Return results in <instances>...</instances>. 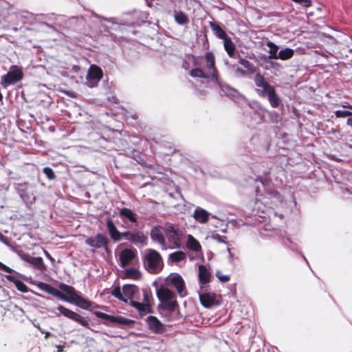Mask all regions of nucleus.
<instances>
[{
  "mask_svg": "<svg viewBox=\"0 0 352 352\" xmlns=\"http://www.w3.org/2000/svg\"><path fill=\"white\" fill-rule=\"evenodd\" d=\"M142 261L145 270L150 274H158L164 267V262L161 254L153 249H148L147 250Z\"/></svg>",
  "mask_w": 352,
  "mask_h": 352,
  "instance_id": "nucleus-1",
  "label": "nucleus"
},
{
  "mask_svg": "<svg viewBox=\"0 0 352 352\" xmlns=\"http://www.w3.org/2000/svg\"><path fill=\"white\" fill-rule=\"evenodd\" d=\"M157 296L161 301V305H159L160 309L173 313L176 308L179 307L175 294L168 288L160 287L157 291Z\"/></svg>",
  "mask_w": 352,
  "mask_h": 352,
  "instance_id": "nucleus-2",
  "label": "nucleus"
},
{
  "mask_svg": "<svg viewBox=\"0 0 352 352\" xmlns=\"http://www.w3.org/2000/svg\"><path fill=\"white\" fill-rule=\"evenodd\" d=\"M58 287L60 290L63 291L67 294L68 300H66V302L75 303L80 308L87 310L90 309V308L92 307L93 302L79 295L75 288L72 286L66 285L65 283H60Z\"/></svg>",
  "mask_w": 352,
  "mask_h": 352,
  "instance_id": "nucleus-3",
  "label": "nucleus"
},
{
  "mask_svg": "<svg viewBox=\"0 0 352 352\" xmlns=\"http://www.w3.org/2000/svg\"><path fill=\"white\" fill-rule=\"evenodd\" d=\"M23 78V72L21 67L17 65H12L10 67L9 72L6 75L1 76L0 84L3 87H7L21 80Z\"/></svg>",
  "mask_w": 352,
  "mask_h": 352,
  "instance_id": "nucleus-4",
  "label": "nucleus"
},
{
  "mask_svg": "<svg viewBox=\"0 0 352 352\" xmlns=\"http://www.w3.org/2000/svg\"><path fill=\"white\" fill-rule=\"evenodd\" d=\"M182 232L172 224H168L165 228V236L169 243L173 247L179 248L181 245Z\"/></svg>",
  "mask_w": 352,
  "mask_h": 352,
  "instance_id": "nucleus-5",
  "label": "nucleus"
},
{
  "mask_svg": "<svg viewBox=\"0 0 352 352\" xmlns=\"http://www.w3.org/2000/svg\"><path fill=\"white\" fill-rule=\"evenodd\" d=\"M57 309L64 316L79 323L80 324H81L82 326H83L86 328H88V329L89 328L88 318L80 316V314L69 309L68 308H66L65 307H64L63 305H58L57 307Z\"/></svg>",
  "mask_w": 352,
  "mask_h": 352,
  "instance_id": "nucleus-6",
  "label": "nucleus"
},
{
  "mask_svg": "<svg viewBox=\"0 0 352 352\" xmlns=\"http://www.w3.org/2000/svg\"><path fill=\"white\" fill-rule=\"evenodd\" d=\"M254 82L256 86V92L261 97L266 96L268 91L274 89V87L267 82L260 72L256 73Z\"/></svg>",
  "mask_w": 352,
  "mask_h": 352,
  "instance_id": "nucleus-7",
  "label": "nucleus"
},
{
  "mask_svg": "<svg viewBox=\"0 0 352 352\" xmlns=\"http://www.w3.org/2000/svg\"><path fill=\"white\" fill-rule=\"evenodd\" d=\"M148 329L155 334H163L166 332V326L162 323L156 316H148L145 319Z\"/></svg>",
  "mask_w": 352,
  "mask_h": 352,
  "instance_id": "nucleus-8",
  "label": "nucleus"
},
{
  "mask_svg": "<svg viewBox=\"0 0 352 352\" xmlns=\"http://www.w3.org/2000/svg\"><path fill=\"white\" fill-rule=\"evenodd\" d=\"M94 314L97 318L108 320L112 323H118L125 326L134 324L133 320L126 318L122 316H114L100 311H94Z\"/></svg>",
  "mask_w": 352,
  "mask_h": 352,
  "instance_id": "nucleus-9",
  "label": "nucleus"
},
{
  "mask_svg": "<svg viewBox=\"0 0 352 352\" xmlns=\"http://www.w3.org/2000/svg\"><path fill=\"white\" fill-rule=\"evenodd\" d=\"M102 77V69L96 65H91L87 76V84L89 87H95Z\"/></svg>",
  "mask_w": 352,
  "mask_h": 352,
  "instance_id": "nucleus-10",
  "label": "nucleus"
},
{
  "mask_svg": "<svg viewBox=\"0 0 352 352\" xmlns=\"http://www.w3.org/2000/svg\"><path fill=\"white\" fill-rule=\"evenodd\" d=\"M85 243L90 247L98 249L101 248H107L109 240L103 234H98L94 237H89L86 239Z\"/></svg>",
  "mask_w": 352,
  "mask_h": 352,
  "instance_id": "nucleus-11",
  "label": "nucleus"
},
{
  "mask_svg": "<svg viewBox=\"0 0 352 352\" xmlns=\"http://www.w3.org/2000/svg\"><path fill=\"white\" fill-rule=\"evenodd\" d=\"M150 235L151 239L155 242L158 243L162 246V249L166 250L167 248L165 228H162L161 226H155L151 230Z\"/></svg>",
  "mask_w": 352,
  "mask_h": 352,
  "instance_id": "nucleus-12",
  "label": "nucleus"
},
{
  "mask_svg": "<svg viewBox=\"0 0 352 352\" xmlns=\"http://www.w3.org/2000/svg\"><path fill=\"white\" fill-rule=\"evenodd\" d=\"M122 235L127 240L131 241L134 243H140L145 245L147 243V237L142 232H132L130 231L124 232Z\"/></svg>",
  "mask_w": 352,
  "mask_h": 352,
  "instance_id": "nucleus-13",
  "label": "nucleus"
},
{
  "mask_svg": "<svg viewBox=\"0 0 352 352\" xmlns=\"http://www.w3.org/2000/svg\"><path fill=\"white\" fill-rule=\"evenodd\" d=\"M20 257L22 260L31 264L38 270L43 271L45 269V265L41 257H34L28 254H21Z\"/></svg>",
  "mask_w": 352,
  "mask_h": 352,
  "instance_id": "nucleus-14",
  "label": "nucleus"
},
{
  "mask_svg": "<svg viewBox=\"0 0 352 352\" xmlns=\"http://www.w3.org/2000/svg\"><path fill=\"white\" fill-rule=\"evenodd\" d=\"M38 287L43 291L47 292V294H51L55 297H57L64 301L68 300V296L67 295L63 294L56 288L52 287V285L47 283H40L38 284Z\"/></svg>",
  "mask_w": 352,
  "mask_h": 352,
  "instance_id": "nucleus-15",
  "label": "nucleus"
},
{
  "mask_svg": "<svg viewBox=\"0 0 352 352\" xmlns=\"http://www.w3.org/2000/svg\"><path fill=\"white\" fill-rule=\"evenodd\" d=\"M217 295L213 292H208L199 294V300L202 306L206 308L211 307L213 305H219L216 300Z\"/></svg>",
  "mask_w": 352,
  "mask_h": 352,
  "instance_id": "nucleus-16",
  "label": "nucleus"
},
{
  "mask_svg": "<svg viewBox=\"0 0 352 352\" xmlns=\"http://www.w3.org/2000/svg\"><path fill=\"white\" fill-rule=\"evenodd\" d=\"M171 284L175 287L177 293L181 297H184L187 294L186 291L185 282L182 277L177 274L170 278Z\"/></svg>",
  "mask_w": 352,
  "mask_h": 352,
  "instance_id": "nucleus-17",
  "label": "nucleus"
},
{
  "mask_svg": "<svg viewBox=\"0 0 352 352\" xmlns=\"http://www.w3.org/2000/svg\"><path fill=\"white\" fill-rule=\"evenodd\" d=\"M199 281L200 283V287L204 289L205 285L210 282L211 274L208 270L207 267L204 265L199 266Z\"/></svg>",
  "mask_w": 352,
  "mask_h": 352,
  "instance_id": "nucleus-18",
  "label": "nucleus"
},
{
  "mask_svg": "<svg viewBox=\"0 0 352 352\" xmlns=\"http://www.w3.org/2000/svg\"><path fill=\"white\" fill-rule=\"evenodd\" d=\"M136 255L135 250L124 249L120 254V261L122 267L129 265Z\"/></svg>",
  "mask_w": 352,
  "mask_h": 352,
  "instance_id": "nucleus-19",
  "label": "nucleus"
},
{
  "mask_svg": "<svg viewBox=\"0 0 352 352\" xmlns=\"http://www.w3.org/2000/svg\"><path fill=\"white\" fill-rule=\"evenodd\" d=\"M124 296L126 300L129 299L131 301L136 298L139 293V288L135 285H124L122 287Z\"/></svg>",
  "mask_w": 352,
  "mask_h": 352,
  "instance_id": "nucleus-20",
  "label": "nucleus"
},
{
  "mask_svg": "<svg viewBox=\"0 0 352 352\" xmlns=\"http://www.w3.org/2000/svg\"><path fill=\"white\" fill-rule=\"evenodd\" d=\"M206 60V67L208 70L209 74L211 75L212 78H217V69L214 65V56L213 54L210 52H207L205 56Z\"/></svg>",
  "mask_w": 352,
  "mask_h": 352,
  "instance_id": "nucleus-21",
  "label": "nucleus"
},
{
  "mask_svg": "<svg viewBox=\"0 0 352 352\" xmlns=\"http://www.w3.org/2000/svg\"><path fill=\"white\" fill-rule=\"evenodd\" d=\"M131 305L139 311L140 316H144L146 313L153 312L151 304H145L144 302L131 300Z\"/></svg>",
  "mask_w": 352,
  "mask_h": 352,
  "instance_id": "nucleus-22",
  "label": "nucleus"
},
{
  "mask_svg": "<svg viewBox=\"0 0 352 352\" xmlns=\"http://www.w3.org/2000/svg\"><path fill=\"white\" fill-rule=\"evenodd\" d=\"M5 277L10 282L13 283L19 291L23 293H26L28 292V287L22 280L18 279L16 276L13 275H6Z\"/></svg>",
  "mask_w": 352,
  "mask_h": 352,
  "instance_id": "nucleus-23",
  "label": "nucleus"
},
{
  "mask_svg": "<svg viewBox=\"0 0 352 352\" xmlns=\"http://www.w3.org/2000/svg\"><path fill=\"white\" fill-rule=\"evenodd\" d=\"M294 54V50L289 48V47H285V48L281 49L278 52V55L277 59H280L282 60H288V59H290L291 58H292Z\"/></svg>",
  "mask_w": 352,
  "mask_h": 352,
  "instance_id": "nucleus-24",
  "label": "nucleus"
},
{
  "mask_svg": "<svg viewBox=\"0 0 352 352\" xmlns=\"http://www.w3.org/2000/svg\"><path fill=\"white\" fill-rule=\"evenodd\" d=\"M107 228L111 239L114 241H119L121 239V234L116 229L113 221H107Z\"/></svg>",
  "mask_w": 352,
  "mask_h": 352,
  "instance_id": "nucleus-25",
  "label": "nucleus"
},
{
  "mask_svg": "<svg viewBox=\"0 0 352 352\" xmlns=\"http://www.w3.org/2000/svg\"><path fill=\"white\" fill-rule=\"evenodd\" d=\"M186 245L188 249L195 252H198L201 249V246L199 241L190 234L188 236Z\"/></svg>",
  "mask_w": 352,
  "mask_h": 352,
  "instance_id": "nucleus-26",
  "label": "nucleus"
},
{
  "mask_svg": "<svg viewBox=\"0 0 352 352\" xmlns=\"http://www.w3.org/2000/svg\"><path fill=\"white\" fill-rule=\"evenodd\" d=\"M267 46L269 47V58L270 59H276L278 55V46L274 43L272 41H267L266 43Z\"/></svg>",
  "mask_w": 352,
  "mask_h": 352,
  "instance_id": "nucleus-27",
  "label": "nucleus"
},
{
  "mask_svg": "<svg viewBox=\"0 0 352 352\" xmlns=\"http://www.w3.org/2000/svg\"><path fill=\"white\" fill-rule=\"evenodd\" d=\"M124 276L126 278L139 280L141 278V273L138 269L131 267L125 270Z\"/></svg>",
  "mask_w": 352,
  "mask_h": 352,
  "instance_id": "nucleus-28",
  "label": "nucleus"
},
{
  "mask_svg": "<svg viewBox=\"0 0 352 352\" xmlns=\"http://www.w3.org/2000/svg\"><path fill=\"white\" fill-rule=\"evenodd\" d=\"M210 216V213H208L206 210L199 207L195 210L193 214V217L195 219L200 220H208Z\"/></svg>",
  "mask_w": 352,
  "mask_h": 352,
  "instance_id": "nucleus-29",
  "label": "nucleus"
},
{
  "mask_svg": "<svg viewBox=\"0 0 352 352\" xmlns=\"http://www.w3.org/2000/svg\"><path fill=\"white\" fill-rule=\"evenodd\" d=\"M186 258V254L183 251H177L169 255V259L174 263H178Z\"/></svg>",
  "mask_w": 352,
  "mask_h": 352,
  "instance_id": "nucleus-30",
  "label": "nucleus"
},
{
  "mask_svg": "<svg viewBox=\"0 0 352 352\" xmlns=\"http://www.w3.org/2000/svg\"><path fill=\"white\" fill-rule=\"evenodd\" d=\"M266 96L268 97L269 102L273 107H277L278 106L280 100L276 94L274 88L268 91Z\"/></svg>",
  "mask_w": 352,
  "mask_h": 352,
  "instance_id": "nucleus-31",
  "label": "nucleus"
},
{
  "mask_svg": "<svg viewBox=\"0 0 352 352\" xmlns=\"http://www.w3.org/2000/svg\"><path fill=\"white\" fill-rule=\"evenodd\" d=\"M224 47L228 56L233 57L235 53V45L230 39L225 38Z\"/></svg>",
  "mask_w": 352,
  "mask_h": 352,
  "instance_id": "nucleus-32",
  "label": "nucleus"
},
{
  "mask_svg": "<svg viewBox=\"0 0 352 352\" xmlns=\"http://www.w3.org/2000/svg\"><path fill=\"white\" fill-rule=\"evenodd\" d=\"M210 27H211L212 30H213V32H214V34L219 38H221V39H225L226 38V32L223 30V29L219 25H217L215 23H210Z\"/></svg>",
  "mask_w": 352,
  "mask_h": 352,
  "instance_id": "nucleus-33",
  "label": "nucleus"
},
{
  "mask_svg": "<svg viewBox=\"0 0 352 352\" xmlns=\"http://www.w3.org/2000/svg\"><path fill=\"white\" fill-rule=\"evenodd\" d=\"M111 294L117 299L125 302H126V298L124 296L123 291H121L120 286H116L111 292Z\"/></svg>",
  "mask_w": 352,
  "mask_h": 352,
  "instance_id": "nucleus-34",
  "label": "nucleus"
},
{
  "mask_svg": "<svg viewBox=\"0 0 352 352\" xmlns=\"http://www.w3.org/2000/svg\"><path fill=\"white\" fill-rule=\"evenodd\" d=\"M239 63L248 69V74H254L256 72V67L248 60L240 58Z\"/></svg>",
  "mask_w": 352,
  "mask_h": 352,
  "instance_id": "nucleus-35",
  "label": "nucleus"
},
{
  "mask_svg": "<svg viewBox=\"0 0 352 352\" xmlns=\"http://www.w3.org/2000/svg\"><path fill=\"white\" fill-rule=\"evenodd\" d=\"M120 216L129 220H135V214L128 208H122L120 212Z\"/></svg>",
  "mask_w": 352,
  "mask_h": 352,
  "instance_id": "nucleus-36",
  "label": "nucleus"
},
{
  "mask_svg": "<svg viewBox=\"0 0 352 352\" xmlns=\"http://www.w3.org/2000/svg\"><path fill=\"white\" fill-rule=\"evenodd\" d=\"M175 21L181 25H184L188 22L187 16L182 12H177L175 14Z\"/></svg>",
  "mask_w": 352,
  "mask_h": 352,
  "instance_id": "nucleus-37",
  "label": "nucleus"
},
{
  "mask_svg": "<svg viewBox=\"0 0 352 352\" xmlns=\"http://www.w3.org/2000/svg\"><path fill=\"white\" fill-rule=\"evenodd\" d=\"M190 76L194 78H207V76L204 73V72L199 68H195L191 70Z\"/></svg>",
  "mask_w": 352,
  "mask_h": 352,
  "instance_id": "nucleus-38",
  "label": "nucleus"
},
{
  "mask_svg": "<svg viewBox=\"0 0 352 352\" xmlns=\"http://www.w3.org/2000/svg\"><path fill=\"white\" fill-rule=\"evenodd\" d=\"M335 115L337 118H350L352 116V112L346 110H338L335 112Z\"/></svg>",
  "mask_w": 352,
  "mask_h": 352,
  "instance_id": "nucleus-39",
  "label": "nucleus"
},
{
  "mask_svg": "<svg viewBox=\"0 0 352 352\" xmlns=\"http://www.w3.org/2000/svg\"><path fill=\"white\" fill-rule=\"evenodd\" d=\"M142 292H143V297H144L143 302L145 304H151L150 300H151V298L152 297L151 291H148L147 289H142Z\"/></svg>",
  "mask_w": 352,
  "mask_h": 352,
  "instance_id": "nucleus-40",
  "label": "nucleus"
},
{
  "mask_svg": "<svg viewBox=\"0 0 352 352\" xmlns=\"http://www.w3.org/2000/svg\"><path fill=\"white\" fill-rule=\"evenodd\" d=\"M216 276L219 280V281H221L222 283L228 282L230 280V276H228V275H223V274H221V272H219V271L217 272Z\"/></svg>",
  "mask_w": 352,
  "mask_h": 352,
  "instance_id": "nucleus-41",
  "label": "nucleus"
},
{
  "mask_svg": "<svg viewBox=\"0 0 352 352\" xmlns=\"http://www.w3.org/2000/svg\"><path fill=\"white\" fill-rule=\"evenodd\" d=\"M43 173L50 179H53L55 177V174L53 170L50 167H45L43 168Z\"/></svg>",
  "mask_w": 352,
  "mask_h": 352,
  "instance_id": "nucleus-42",
  "label": "nucleus"
},
{
  "mask_svg": "<svg viewBox=\"0 0 352 352\" xmlns=\"http://www.w3.org/2000/svg\"><path fill=\"white\" fill-rule=\"evenodd\" d=\"M294 2L302 6L303 7L308 8L311 4V0H292Z\"/></svg>",
  "mask_w": 352,
  "mask_h": 352,
  "instance_id": "nucleus-43",
  "label": "nucleus"
},
{
  "mask_svg": "<svg viewBox=\"0 0 352 352\" xmlns=\"http://www.w3.org/2000/svg\"><path fill=\"white\" fill-rule=\"evenodd\" d=\"M0 270H3L4 272H8V273H12L13 272L12 269H11L8 266L4 265L1 262H0Z\"/></svg>",
  "mask_w": 352,
  "mask_h": 352,
  "instance_id": "nucleus-44",
  "label": "nucleus"
},
{
  "mask_svg": "<svg viewBox=\"0 0 352 352\" xmlns=\"http://www.w3.org/2000/svg\"><path fill=\"white\" fill-rule=\"evenodd\" d=\"M235 72L241 76H245L247 74L245 71H244L243 69H241L239 67H236Z\"/></svg>",
  "mask_w": 352,
  "mask_h": 352,
  "instance_id": "nucleus-45",
  "label": "nucleus"
},
{
  "mask_svg": "<svg viewBox=\"0 0 352 352\" xmlns=\"http://www.w3.org/2000/svg\"><path fill=\"white\" fill-rule=\"evenodd\" d=\"M63 92L64 94H65L66 95H67V96H69L72 97V98H74V97H75L74 94L72 92H71V91H63Z\"/></svg>",
  "mask_w": 352,
  "mask_h": 352,
  "instance_id": "nucleus-46",
  "label": "nucleus"
},
{
  "mask_svg": "<svg viewBox=\"0 0 352 352\" xmlns=\"http://www.w3.org/2000/svg\"><path fill=\"white\" fill-rule=\"evenodd\" d=\"M56 348L57 349V352H63L64 346L60 345H56Z\"/></svg>",
  "mask_w": 352,
  "mask_h": 352,
  "instance_id": "nucleus-47",
  "label": "nucleus"
},
{
  "mask_svg": "<svg viewBox=\"0 0 352 352\" xmlns=\"http://www.w3.org/2000/svg\"><path fill=\"white\" fill-rule=\"evenodd\" d=\"M346 123L349 126L352 127V116L347 119Z\"/></svg>",
  "mask_w": 352,
  "mask_h": 352,
  "instance_id": "nucleus-48",
  "label": "nucleus"
},
{
  "mask_svg": "<svg viewBox=\"0 0 352 352\" xmlns=\"http://www.w3.org/2000/svg\"><path fill=\"white\" fill-rule=\"evenodd\" d=\"M34 327H36L42 333H44V331L42 330V329L40 327V324H34Z\"/></svg>",
  "mask_w": 352,
  "mask_h": 352,
  "instance_id": "nucleus-49",
  "label": "nucleus"
},
{
  "mask_svg": "<svg viewBox=\"0 0 352 352\" xmlns=\"http://www.w3.org/2000/svg\"><path fill=\"white\" fill-rule=\"evenodd\" d=\"M43 333H45V338L47 339L50 337V336L51 335V333L50 332H44Z\"/></svg>",
  "mask_w": 352,
  "mask_h": 352,
  "instance_id": "nucleus-50",
  "label": "nucleus"
},
{
  "mask_svg": "<svg viewBox=\"0 0 352 352\" xmlns=\"http://www.w3.org/2000/svg\"><path fill=\"white\" fill-rule=\"evenodd\" d=\"M45 254L47 257L52 258L50 254L47 252H45Z\"/></svg>",
  "mask_w": 352,
  "mask_h": 352,
  "instance_id": "nucleus-51",
  "label": "nucleus"
},
{
  "mask_svg": "<svg viewBox=\"0 0 352 352\" xmlns=\"http://www.w3.org/2000/svg\"><path fill=\"white\" fill-rule=\"evenodd\" d=\"M221 230V232H226V228H222Z\"/></svg>",
  "mask_w": 352,
  "mask_h": 352,
  "instance_id": "nucleus-52",
  "label": "nucleus"
},
{
  "mask_svg": "<svg viewBox=\"0 0 352 352\" xmlns=\"http://www.w3.org/2000/svg\"><path fill=\"white\" fill-rule=\"evenodd\" d=\"M104 324H105L106 326H109V324L108 322H104Z\"/></svg>",
  "mask_w": 352,
  "mask_h": 352,
  "instance_id": "nucleus-53",
  "label": "nucleus"
},
{
  "mask_svg": "<svg viewBox=\"0 0 352 352\" xmlns=\"http://www.w3.org/2000/svg\"><path fill=\"white\" fill-rule=\"evenodd\" d=\"M102 309L107 310V307H101Z\"/></svg>",
  "mask_w": 352,
  "mask_h": 352,
  "instance_id": "nucleus-54",
  "label": "nucleus"
},
{
  "mask_svg": "<svg viewBox=\"0 0 352 352\" xmlns=\"http://www.w3.org/2000/svg\"><path fill=\"white\" fill-rule=\"evenodd\" d=\"M3 96H2V94L0 93V100H1Z\"/></svg>",
  "mask_w": 352,
  "mask_h": 352,
  "instance_id": "nucleus-55",
  "label": "nucleus"
},
{
  "mask_svg": "<svg viewBox=\"0 0 352 352\" xmlns=\"http://www.w3.org/2000/svg\"><path fill=\"white\" fill-rule=\"evenodd\" d=\"M94 307H95V308H98V307H99V306H98V305H96L94 306Z\"/></svg>",
  "mask_w": 352,
  "mask_h": 352,
  "instance_id": "nucleus-56",
  "label": "nucleus"
},
{
  "mask_svg": "<svg viewBox=\"0 0 352 352\" xmlns=\"http://www.w3.org/2000/svg\"><path fill=\"white\" fill-rule=\"evenodd\" d=\"M3 237L2 234L0 233V238Z\"/></svg>",
  "mask_w": 352,
  "mask_h": 352,
  "instance_id": "nucleus-57",
  "label": "nucleus"
}]
</instances>
